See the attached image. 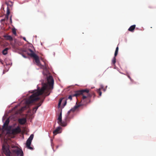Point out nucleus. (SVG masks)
<instances>
[{"label": "nucleus", "mask_w": 156, "mask_h": 156, "mask_svg": "<svg viewBox=\"0 0 156 156\" xmlns=\"http://www.w3.org/2000/svg\"><path fill=\"white\" fill-rule=\"evenodd\" d=\"M47 83H43L41 89L38 88L37 90H35L31 92L33 94L26 101L27 105H29L39 100L40 98L38 96L42 95L45 90L48 92L50 90L53 89L54 81L53 77L49 76L47 78Z\"/></svg>", "instance_id": "nucleus-1"}, {"label": "nucleus", "mask_w": 156, "mask_h": 156, "mask_svg": "<svg viewBox=\"0 0 156 156\" xmlns=\"http://www.w3.org/2000/svg\"><path fill=\"white\" fill-rule=\"evenodd\" d=\"M80 95L82 96L81 102L83 103V105H85L90 103V98L92 96L94 98L95 97V94L94 92L89 93V90L86 89L75 91L74 94L69 95L68 99L71 100L72 97H77Z\"/></svg>", "instance_id": "nucleus-2"}, {"label": "nucleus", "mask_w": 156, "mask_h": 156, "mask_svg": "<svg viewBox=\"0 0 156 156\" xmlns=\"http://www.w3.org/2000/svg\"><path fill=\"white\" fill-rule=\"evenodd\" d=\"M26 52L28 55L31 57H33L34 58L37 65L41 67H44V66L41 65L40 63L39 57L32 50L30 49H28L26 51Z\"/></svg>", "instance_id": "nucleus-3"}, {"label": "nucleus", "mask_w": 156, "mask_h": 156, "mask_svg": "<svg viewBox=\"0 0 156 156\" xmlns=\"http://www.w3.org/2000/svg\"><path fill=\"white\" fill-rule=\"evenodd\" d=\"M5 4L7 5L6 14L5 16V18L1 20V22L4 21L5 19H6L7 20L8 19L9 15L10 13V11L12 9V7L13 6V3L11 1L6 2H5Z\"/></svg>", "instance_id": "nucleus-4"}, {"label": "nucleus", "mask_w": 156, "mask_h": 156, "mask_svg": "<svg viewBox=\"0 0 156 156\" xmlns=\"http://www.w3.org/2000/svg\"><path fill=\"white\" fill-rule=\"evenodd\" d=\"M9 146L7 143H4L2 145L3 152L6 156H11V152L9 150Z\"/></svg>", "instance_id": "nucleus-5"}, {"label": "nucleus", "mask_w": 156, "mask_h": 156, "mask_svg": "<svg viewBox=\"0 0 156 156\" xmlns=\"http://www.w3.org/2000/svg\"><path fill=\"white\" fill-rule=\"evenodd\" d=\"M34 137V135L33 134H31L29 137L28 138V139L27 140L26 143V147L27 148L31 150H33V147L30 146V145H31L32 140Z\"/></svg>", "instance_id": "nucleus-6"}, {"label": "nucleus", "mask_w": 156, "mask_h": 156, "mask_svg": "<svg viewBox=\"0 0 156 156\" xmlns=\"http://www.w3.org/2000/svg\"><path fill=\"white\" fill-rule=\"evenodd\" d=\"M62 112H61L57 119V122L60 125L62 126H66L67 124L65 122L62 121Z\"/></svg>", "instance_id": "nucleus-7"}, {"label": "nucleus", "mask_w": 156, "mask_h": 156, "mask_svg": "<svg viewBox=\"0 0 156 156\" xmlns=\"http://www.w3.org/2000/svg\"><path fill=\"white\" fill-rule=\"evenodd\" d=\"M21 132V129L19 126L12 130V133L13 134H17Z\"/></svg>", "instance_id": "nucleus-8"}, {"label": "nucleus", "mask_w": 156, "mask_h": 156, "mask_svg": "<svg viewBox=\"0 0 156 156\" xmlns=\"http://www.w3.org/2000/svg\"><path fill=\"white\" fill-rule=\"evenodd\" d=\"M13 152L16 154L17 155H20V156H23V153L21 150L16 149L13 151Z\"/></svg>", "instance_id": "nucleus-9"}, {"label": "nucleus", "mask_w": 156, "mask_h": 156, "mask_svg": "<svg viewBox=\"0 0 156 156\" xmlns=\"http://www.w3.org/2000/svg\"><path fill=\"white\" fill-rule=\"evenodd\" d=\"M80 106V105H75L73 108H72L67 113L68 115H69L70 113L72 112H74Z\"/></svg>", "instance_id": "nucleus-10"}, {"label": "nucleus", "mask_w": 156, "mask_h": 156, "mask_svg": "<svg viewBox=\"0 0 156 156\" xmlns=\"http://www.w3.org/2000/svg\"><path fill=\"white\" fill-rule=\"evenodd\" d=\"M18 122L21 125L24 124L27 121L26 119L25 118H20L18 119Z\"/></svg>", "instance_id": "nucleus-11"}, {"label": "nucleus", "mask_w": 156, "mask_h": 156, "mask_svg": "<svg viewBox=\"0 0 156 156\" xmlns=\"http://www.w3.org/2000/svg\"><path fill=\"white\" fill-rule=\"evenodd\" d=\"M43 101V100L41 101L40 102L38 103L37 104V106H36L33 109V111L34 112V113L36 112L37 109H38V108L41 105Z\"/></svg>", "instance_id": "nucleus-12"}, {"label": "nucleus", "mask_w": 156, "mask_h": 156, "mask_svg": "<svg viewBox=\"0 0 156 156\" xmlns=\"http://www.w3.org/2000/svg\"><path fill=\"white\" fill-rule=\"evenodd\" d=\"M61 129L60 127H58L55 130H54L53 133L54 135H56L57 133H59V131Z\"/></svg>", "instance_id": "nucleus-13"}, {"label": "nucleus", "mask_w": 156, "mask_h": 156, "mask_svg": "<svg viewBox=\"0 0 156 156\" xmlns=\"http://www.w3.org/2000/svg\"><path fill=\"white\" fill-rule=\"evenodd\" d=\"M136 27V25H133L131 26L129 28L128 30L129 31L132 32H133V30L135 29Z\"/></svg>", "instance_id": "nucleus-14"}, {"label": "nucleus", "mask_w": 156, "mask_h": 156, "mask_svg": "<svg viewBox=\"0 0 156 156\" xmlns=\"http://www.w3.org/2000/svg\"><path fill=\"white\" fill-rule=\"evenodd\" d=\"M9 123V120L8 119H6L5 121V122L4 123L3 126V128H7L8 125Z\"/></svg>", "instance_id": "nucleus-15"}, {"label": "nucleus", "mask_w": 156, "mask_h": 156, "mask_svg": "<svg viewBox=\"0 0 156 156\" xmlns=\"http://www.w3.org/2000/svg\"><path fill=\"white\" fill-rule=\"evenodd\" d=\"M12 48L15 50H17L18 49V45L15 44H12Z\"/></svg>", "instance_id": "nucleus-16"}, {"label": "nucleus", "mask_w": 156, "mask_h": 156, "mask_svg": "<svg viewBox=\"0 0 156 156\" xmlns=\"http://www.w3.org/2000/svg\"><path fill=\"white\" fill-rule=\"evenodd\" d=\"M116 61V57L114 56L112 61V64L114 66L115 65V63Z\"/></svg>", "instance_id": "nucleus-17"}, {"label": "nucleus", "mask_w": 156, "mask_h": 156, "mask_svg": "<svg viewBox=\"0 0 156 156\" xmlns=\"http://www.w3.org/2000/svg\"><path fill=\"white\" fill-rule=\"evenodd\" d=\"M8 50V48H6L3 50L2 51V54L4 55H5L7 53V51Z\"/></svg>", "instance_id": "nucleus-18"}, {"label": "nucleus", "mask_w": 156, "mask_h": 156, "mask_svg": "<svg viewBox=\"0 0 156 156\" xmlns=\"http://www.w3.org/2000/svg\"><path fill=\"white\" fill-rule=\"evenodd\" d=\"M118 50H119V48L118 47H117L116 48V50L115 51V54H114V56L116 57L117 55L118 52Z\"/></svg>", "instance_id": "nucleus-19"}, {"label": "nucleus", "mask_w": 156, "mask_h": 156, "mask_svg": "<svg viewBox=\"0 0 156 156\" xmlns=\"http://www.w3.org/2000/svg\"><path fill=\"white\" fill-rule=\"evenodd\" d=\"M6 38L7 40H12V37L10 36H6Z\"/></svg>", "instance_id": "nucleus-20"}, {"label": "nucleus", "mask_w": 156, "mask_h": 156, "mask_svg": "<svg viewBox=\"0 0 156 156\" xmlns=\"http://www.w3.org/2000/svg\"><path fill=\"white\" fill-rule=\"evenodd\" d=\"M98 93L99 94L100 96H101L102 94V92L101 91V89L100 88L98 89L97 90Z\"/></svg>", "instance_id": "nucleus-21"}, {"label": "nucleus", "mask_w": 156, "mask_h": 156, "mask_svg": "<svg viewBox=\"0 0 156 156\" xmlns=\"http://www.w3.org/2000/svg\"><path fill=\"white\" fill-rule=\"evenodd\" d=\"M62 100H63V98H61L60 99L59 103H58V107L60 106L61 105V102L62 101Z\"/></svg>", "instance_id": "nucleus-22"}, {"label": "nucleus", "mask_w": 156, "mask_h": 156, "mask_svg": "<svg viewBox=\"0 0 156 156\" xmlns=\"http://www.w3.org/2000/svg\"><path fill=\"white\" fill-rule=\"evenodd\" d=\"M12 32L15 35H16V30L15 29H12Z\"/></svg>", "instance_id": "nucleus-23"}, {"label": "nucleus", "mask_w": 156, "mask_h": 156, "mask_svg": "<svg viewBox=\"0 0 156 156\" xmlns=\"http://www.w3.org/2000/svg\"><path fill=\"white\" fill-rule=\"evenodd\" d=\"M127 76L130 79L131 81H133V80L131 78L129 75H128Z\"/></svg>", "instance_id": "nucleus-24"}, {"label": "nucleus", "mask_w": 156, "mask_h": 156, "mask_svg": "<svg viewBox=\"0 0 156 156\" xmlns=\"http://www.w3.org/2000/svg\"><path fill=\"white\" fill-rule=\"evenodd\" d=\"M22 56L24 58H27V56H26L25 55H24L23 54H22Z\"/></svg>", "instance_id": "nucleus-25"}, {"label": "nucleus", "mask_w": 156, "mask_h": 156, "mask_svg": "<svg viewBox=\"0 0 156 156\" xmlns=\"http://www.w3.org/2000/svg\"><path fill=\"white\" fill-rule=\"evenodd\" d=\"M0 62L2 64H3V61L1 59H0Z\"/></svg>", "instance_id": "nucleus-26"}, {"label": "nucleus", "mask_w": 156, "mask_h": 156, "mask_svg": "<svg viewBox=\"0 0 156 156\" xmlns=\"http://www.w3.org/2000/svg\"><path fill=\"white\" fill-rule=\"evenodd\" d=\"M66 100H65V103L64 104V106H65L66 105Z\"/></svg>", "instance_id": "nucleus-27"}, {"label": "nucleus", "mask_w": 156, "mask_h": 156, "mask_svg": "<svg viewBox=\"0 0 156 156\" xmlns=\"http://www.w3.org/2000/svg\"><path fill=\"white\" fill-rule=\"evenodd\" d=\"M11 17H12V16H11L10 18V22L11 23H12V20Z\"/></svg>", "instance_id": "nucleus-28"}, {"label": "nucleus", "mask_w": 156, "mask_h": 156, "mask_svg": "<svg viewBox=\"0 0 156 156\" xmlns=\"http://www.w3.org/2000/svg\"><path fill=\"white\" fill-rule=\"evenodd\" d=\"M23 39L24 40H25V41H26V38H25V37H23Z\"/></svg>", "instance_id": "nucleus-29"}, {"label": "nucleus", "mask_w": 156, "mask_h": 156, "mask_svg": "<svg viewBox=\"0 0 156 156\" xmlns=\"http://www.w3.org/2000/svg\"><path fill=\"white\" fill-rule=\"evenodd\" d=\"M49 94H50V93H49L47 95H49Z\"/></svg>", "instance_id": "nucleus-30"}, {"label": "nucleus", "mask_w": 156, "mask_h": 156, "mask_svg": "<svg viewBox=\"0 0 156 156\" xmlns=\"http://www.w3.org/2000/svg\"><path fill=\"white\" fill-rule=\"evenodd\" d=\"M2 8H3V9H4V7H2Z\"/></svg>", "instance_id": "nucleus-31"}]
</instances>
